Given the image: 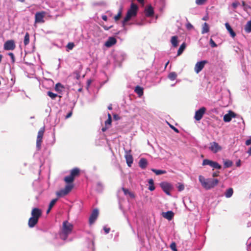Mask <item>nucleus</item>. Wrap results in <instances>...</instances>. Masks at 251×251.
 Here are the masks:
<instances>
[{
	"label": "nucleus",
	"instance_id": "obj_1",
	"mask_svg": "<svg viewBox=\"0 0 251 251\" xmlns=\"http://www.w3.org/2000/svg\"><path fill=\"white\" fill-rule=\"evenodd\" d=\"M80 175V169L75 168L70 171V175L64 177V180L67 183L64 189L56 192V195L58 197H64L68 194L73 189L74 185L73 182L75 178Z\"/></svg>",
	"mask_w": 251,
	"mask_h": 251
},
{
	"label": "nucleus",
	"instance_id": "obj_2",
	"mask_svg": "<svg viewBox=\"0 0 251 251\" xmlns=\"http://www.w3.org/2000/svg\"><path fill=\"white\" fill-rule=\"evenodd\" d=\"M199 179L202 187L206 190L214 188L219 183V180L217 178H205L201 175L199 176Z\"/></svg>",
	"mask_w": 251,
	"mask_h": 251
},
{
	"label": "nucleus",
	"instance_id": "obj_3",
	"mask_svg": "<svg viewBox=\"0 0 251 251\" xmlns=\"http://www.w3.org/2000/svg\"><path fill=\"white\" fill-rule=\"evenodd\" d=\"M42 211L39 208H33L31 212V217L28 221V226L32 228L38 223L39 219L42 216Z\"/></svg>",
	"mask_w": 251,
	"mask_h": 251
},
{
	"label": "nucleus",
	"instance_id": "obj_4",
	"mask_svg": "<svg viewBox=\"0 0 251 251\" xmlns=\"http://www.w3.org/2000/svg\"><path fill=\"white\" fill-rule=\"evenodd\" d=\"M138 8V6L136 4L134 3H132L131 4L130 7L127 10L126 15L122 22V24L124 26L125 25L126 23L129 21L131 18L136 16Z\"/></svg>",
	"mask_w": 251,
	"mask_h": 251
},
{
	"label": "nucleus",
	"instance_id": "obj_5",
	"mask_svg": "<svg viewBox=\"0 0 251 251\" xmlns=\"http://www.w3.org/2000/svg\"><path fill=\"white\" fill-rule=\"evenodd\" d=\"M73 228V225L68 221L63 222L62 235L64 236V239L66 238L68 235L71 233Z\"/></svg>",
	"mask_w": 251,
	"mask_h": 251
},
{
	"label": "nucleus",
	"instance_id": "obj_6",
	"mask_svg": "<svg viewBox=\"0 0 251 251\" xmlns=\"http://www.w3.org/2000/svg\"><path fill=\"white\" fill-rule=\"evenodd\" d=\"M160 186L162 190L168 196L171 195L170 191L173 189V185L167 182L163 181L160 183Z\"/></svg>",
	"mask_w": 251,
	"mask_h": 251
},
{
	"label": "nucleus",
	"instance_id": "obj_7",
	"mask_svg": "<svg viewBox=\"0 0 251 251\" xmlns=\"http://www.w3.org/2000/svg\"><path fill=\"white\" fill-rule=\"evenodd\" d=\"M45 132V127H43L40 129L38 132V135L36 140V147L38 150L41 149V143L42 142V139Z\"/></svg>",
	"mask_w": 251,
	"mask_h": 251
},
{
	"label": "nucleus",
	"instance_id": "obj_8",
	"mask_svg": "<svg viewBox=\"0 0 251 251\" xmlns=\"http://www.w3.org/2000/svg\"><path fill=\"white\" fill-rule=\"evenodd\" d=\"M46 15V12L42 11L36 12L35 15V24L36 23H44V18Z\"/></svg>",
	"mask_w": 251,
	"mask_h": 251
},
{
	"label": "nucleus",
	"instance_id": "obj_9",
	"mask_svg": "<svg viewBox=\"0 0 251 251\" xmlns=\"http://www.w3.org/2000/svg\"><path fill=\"white\" fill-rule=\"evenodd\" d=\"M206 111V108L205 107H201L199 110H197L194 116L195 119L197 121H200L202 119Z\"/></svg>",
	"mask_w": 251,
	"mask_h": 251
},
{
	"label": "nucleus",
	"instance_id": "obj_10",
	"mask_svg": "<svg viewBox=\"0 0 251 251\" xmlns=\"http://www.w3.org/2000/svg\"><path fill=\"white\" fill-rule=\"evenodd\" d=\"M202 165H209L214 169H220V164L218 163L208 160L207 159H204L202 161Z\"/></svg>",
	"mask_w": 251,
	"mask_h": 251
},
{
	"label": "nucleus",
	"instance_id": "obj_11",
	"mask_svg": "<svg viewBox=\"0 0 251 251\" xmlns=\"http://www.w3.org/2000/svg\"><path fill=\"white\" fill-rule=\"evenodd\" d=\"M207 63L206 60H202L200 62H198L194 68L195 71L196 73L198 74L200 73L204 68L205 65Z\"/></svg>",
	"mask_w": 251,
	"mask_h": 251
},
{
	"label": "nucleus",
	"instance_id": "obj_12",
	"mask_svg": "<svg viewBox=\"0 0 251 251\" xmlns=\"http://www.w3.org/2000/svg\"><path fill=\"white\" fill-rule=\"evenodd\" d=\"M15 47V42L12 40H8L4 44V49L6 50H14Z\"/></svg>",
	"mask_w": 251,
	"mask_h": 251
},
{
	"label": "nucleus",
	"instance_id": "obj_13",
	"mask_svg": "<svg viewBox=\"0 0 251 251\" xmlns=\"http://www.w3.org/2000/svg\"><path fill=\"white\" fill-rule=\"evenodd\" d=\"M237 114L231 110H229L228 113L224 116L223 120L225 122H229L232 118H236Z\"/></svg>",
	"mask_w": 251,
	"mask_h": 251
},
{
	"label": "nucleus",
	"instance_id": "obj_14",
	"mask_svg": "<svg viewBox=\"0 0 251 251\" xmlns=\"http://www.w3.org/2000/svg\"><path fill=\"white\" fill-rule=\"evenodd\" d=\"M98 215H99L98 210L97 209H95L93 210L92 214H91V215L89 217V224L90 225L93 224L95 222V221L98 218Z\"/></svg>",
	"mask_w": 251,
	"mask_h": 251
},
{
	"label": "nucleus",
	"instance_id": "obj_15",
	"mask_svg": "<svg viewBox=\"0 0 251 251\" xmlns=\"http://www.w3.org/2000/svg\"><path fill=\"white\" fill-rule=\"evenodd\" d=\"M117 42L116 39L113 37H109L105 42L104 45L108 48L111 47L115 45Z\"/></svg>",
	"mask_w": 251,
	"mask_h": 251
},
{
	"label": "nucleus",
	"instance_id": "obj_16",
	"mask_svg": "<svg viewBox=\"0 0 251 251\" xmlns=\"http://www.w3.org/2000/svg\"><path fill=\"white\" fill-rule=\"evenodd\" d=\"M162 216L168 220L171 221L174 217V213L172 211H168L166 212H162Z\"/></svg>",
	"mask_w": 251,
	"mask_h": 251
},
{
	"label": "nucleus",
	"instance_id": "obj_17",
	"mask_svg": "<svg viewBox=\"0 0 251 251\" xmlns=\"http://www.w3.org/2000/svg\"><path fill=\"white\" fill-rule=\"evenodd\" d=\"M145 15L147 17H151L154 14L153 7L151 5L148 6L145 10Z\"/></svg>",
	"mask_w": 251,
	"mask_h": 251
},
{
	"label": "nucleus",
	"instance_id": "obj_18",
	"mask_svg": "<svg viewBox=\"0 0 251 251\" xmlns=\"http://www.w3.org/2000/svg\"><path fill=\"white\" fill-rule=\"evenodd\" d=\"M226 28L230 34V36L234 38L236 36V33L233 31L232 27L228 23L225 24Z\"/></svg>",
	"mask_w": 251,
	"mask_h": 251
},
{
	"label": "nucleus",
	"instance_id": "obj_19",
	"mask_svg": "<svg viewBox=\"0 0 251 251\" xmlns=\"http://www.w3.org/2000/svg\"><path fill=\"white\" fill-rule=\"evenodd\" d=\"M219 145L217 143L213 142L210 143L209 149L213 152H217L219 151Z\"/></svg>",
	"mask_w": 251,
	"mask_h": 251
},
{
	"label": "nucleus",
	"instance_id": "obj_20",
	"mask_svg": "<svg viewBox=\"0 0 251 251\" xmlns=\"http://www.w3.org/2000/svg\"><path fill=\"white\" fill-rule=\"evenodd\" d=\"M126 163L128 167H131L133 163V157L130 153H126L125 155Z\"/></svg>",
	"mask_w": 251,
	"mask_h": 251
},
{
	"label": "nucleus",
	"instance_id": "obj_21",
	"mask_svg": "<svg viewBox=\"0 0 251 251\" xmlns=\"http://www.w3.org/2000/svg\"><path fill=\"white\" fill-rule=\"evenodd\" d=\"M148 164V162L146 159L142 158L140 159L139 162V165L142 169H145Z\"/></svg>",
	"mask_w": 251,
	"mask_h": 251
},
{
	"label": "nucleus",
	"instance_id": "obj_22",
	"mask_svg": "<svg viewBox=\"0 0 251 251\" xmlns=\"http://www.w3.org/2000/svg\"><path fill=\"white\" fill-rule=\"evenodd\" d=\"M122 189L125 195H128L131 198H135L134 194L133 192L129 191L128 189L124 187H123Z\"/></svg>",
	"mask_w": 251,
	"mask_h": 251
},
{
	"label": "nucleus",
	"instance_id": "obj_23",
	"mask_svg": "<svg viewBox=\"0 0 251 251\" xmlns=\"http://www.w3.org/2000/svg\"><path fill=\"white\" fill-rule=\"evenodd\" d=\"M244 30L247 33L251 32V20L247 23L245 25Z\"/></svg>",
	"mask_w": 251,
	"mask_h": 251
},
{
	"label": "nucleus",
	"instance_id": "obj_24",
	"mask_svg": "<svg viewBox=\"0 0 251 251\" xmlns=\"http://www.w3.org/2000/svg\"><path fill=\"white\" fill-rule=\"evenodd\" d=\"M209 31V27L208 25L206 23H204L202 25L201 33L204 34L205 33L208 32Z\"/></svg>",
	"mask_w": 251,
	"mask_h": 251
},
{
	"label": "nucleus",
	"instance_id": "obj_25",
	"mask_svg": "<svg viewBox=\"0 0 251 251\" xmlns=\"http://www.w3.org/2000/svg\"><path fill=\"white\" fill-rule=\"evenodd\" d=\"M134 91L139 95V96H141L143 95V89L139 86H137L135 87Z\"/></svg>",
	"mask_w": 251,
	"mask_h": 251
},
{
	"label": "nucleus",
	"instance_id": "obj_26",
	"mask_svg": "<svg viewBox=\"0 0 251 251\" xmlns=\"http://www.w3.org/2000/svg\"><path fill=\"white\" fill-rule=\"evenodd\" d=\"M233 193V189L231 188H229L228 189L226 190V192L225 193V196L227 198H230Z\"/></svg>",
	"mask_w": 251,
	"mask_h": 251
},
{
	"label": "nucleus",
	"instance_id": "obj_27",
	"mask_svg": "<svg viewBox=\"0 0 251 251\" xmlns=\"http://www.w3.org/2000/svg\"><path fill=\"white\" fill-rule=\"evenodd\" d=\"M177 74L176 72H172L169 74L168 77L171 80H175L177 77Z\"/></svg>",
	"mask_w": 251,
	"mask_h": 251
},
{
	"label": "nucleus",
	"instance_id": "obj_28",
	"mask_svg": "<svg viewBox=\"0 0 251 251\" xmlns=\"http://www.w3.org/2000/svg\"><path fill=\"white\" fill-rule=\"evenodd\" d=\"M186 48V44L185 43H182L181 46H180L177 53V55L179 56L180 54H182L184 50H185Z\"/></svg>",
	"mask_w": 251,
	"mask_h": 251
},
{
	"label": "nucleus",
	"instance_id": "obj_29",
	"mask_svg": "<svg viewBox=\"0 0 251 251\" xmlns=\"http://www.w3.org/2000/svg\"><path fill=\"white\" fill-rule=\"evenodd\" d=\"M149 184V190L151 191H153L155 190V187L154 186V181L152 179H150L148 181Z\"/></svg>",
	"mask_w": 251,
	"mask_h": 251
},
{
	"label": "nucleus",
	"instance_id": "obj_30",
	"mask_svg": "<svg viewBox=\"0 0 251 251\" xmlns=\"http://www.w3.org/2000/svg\"><path fill=\"white\" fill-rule=\"evenodd\" d=\"M171 43L174 47H176L177 46L178 42L177 37L176 36H174L172 37Z\"/></svg>",
	"mask_w": 251,
	"mask_h": 251
},
{
	"label": "nucleus",
	"instance_id": "obj_31",
	"mask_svg": "<svg viewBox=\"0 0 251 251\" xmlns=\"http://www.w3.org/2000/svg\"><path fill=\"white\" fill-rule=\"evenodd\" d=\"M122 14V7H121L118 11V14L114 16V19L115 21H118L121 17Z\"/></svg>",
	"mask_w": 251,
	"mask_h": 251
},
{
	"label": "nucleus",
	"instance_id": "obj_32",
	"mask_svg": "<svg viewBox=\"0 0 251 251\" xmlns=\"http://www.w3.org/2000/svg\"><path fill=\"white\" fill-rule=\"evenodd\" d=\"M64 88V86L60 83H57L55 85V90L58 92H61Z\"/></svg>",
	"mask_w": 251,
	"mask_h": 251
},
{
	"label": "nucleus",
	"instance_id": "obj_33",
	"mask_svg": "<svg viewBox=\"0 0 251 251\" xmlns=\"http://www.w3.org/2000/svg\"><path fill=\"white\" fill-rule=\"evenodd\" d=\"M29 43V34L28 32L25 33L24 37V44L25 46L27 45Z\"/></svg>",
	"mask_w": 251,
	"mask_h": 251
},
{
	"label": "nucleus",
	"instance_id": "obj_34",
	"mask_svg": "<svg viewBox=\"0 0 251 251\" xmlns=\"http://www.w3.org/2000/svg\"><path fill=\"white\" fill-rule=\"evenodd\" d=\"M151 171L154 172L156 175H160L166 173V171L165 170H156L155 169H152Z\"/></svg>",
	"mask_w": 251,
	"mask_h": 251
},
{
	"label": "nucleus",
	"instance_id": "obj_35",
	"mask_svg": "<svg viewBox=\"0 0 251 251\" xmlns=\"http://www.w3.org/2000/svg\"><path fill=\"white\" fill-rule=\"evenodd\" d=\"M232 164L233 163L231 160H227L224 161V168H227L231 167Z\"/></svg>",
	"mask_w": 251,
	"mask_h": 251
},
{
	"label": "nucleus",
	"instance_id": "obj_36",
	"mask_svg": "<svg viewBox=\"0 0 251 251\" xmlns=\"http://www.w3.org/2000/svg\"><path fill=\"white\" fill-rule=\"evenodd\" d=\"M47 94L52 99H55L57 96L56 94H54L50 91H48Z\"/></svg>",
	"mask_w": 251,
	"mask_h": 251
},
{
	"label": "nucleus",
	"instance_id": "obj_37",
	"mask_svg": "<svg viewBox=\"0 0 251 251\" xmlns=\"http://www.w3.org/2000/svg\"><path fill=\"white\" fill-rule=\"evenodd\" d=\"M170 248L174 251H177L176 249V245L175 242H172L170 245Z\"/></svg>",
	"mask_w": 251,
	"mask_h": 251
},
{
	"label": "nucleus",
	"instance_id": "obj_38",
	"mask_svg": "<svg viewBox=\"0 0 251 251\" xmlns=\"http://www.w3.org/2000/svg\"><path fill=\"white\" fill-rule=\"evenodd\" d=\"M57 201V199H54L51 200V201L50 202L49 204V207L50 208H52V207L54 206L55 203Z\"/></svg>",
	"mask_w": 251,
	"mask_h": 251
},
{
	"label": "nucleus",
	"instance_id": "obj_39",
	"mask_svg": "<svg viewBox=\"0 0 251 251\" xmlns=\"http://www.w3.org/2000/svg\"><path fill=\"white\" fill-rule=\"evenodd\" d=\"M206 1L207 0H196V3L199 5H203Z\"/></svg>",
	"mask_w": 251,
	"mask_h": 251
},
{
	"label": "nucleus",
	"instance_id": "obj_40",
	"mask_svg": "<svg viewBox=\"0 0 251 251\" xmlns=\"http://www.w3.org/2000/svg\"><path fill=\"white\" fill-rule=\"evenodd\" d=\"M177 189L178 191H182L184 189V185L180 183H178Z\"/></svg>",
	"mask_w": 251,
	"mask_h": 251
},
{
	"label": "nucleus",
	"instance_id": "obj_41",
	"mask_svg": "<svg viewBox=\"0 0 251 251\" xmlns=\"http://www.w3.org/2000/svg\"><path fill=\"white\" fill-rule=\"evenodd\" d=\"M226 102L225 103H224L222 105V106L223 107H226L227 106V105H228V104L230 103V98L229 97H227L226 98Z\"/></svg>",
	"mask_w": 251,
	"mask_h": 251
},
{
	"label": "nucleus",
	"instance_id": "obj_42",
	"mask_svg": "<svg viewBox=\"0 0 251 251\" xmlns=\"http://www.w3.org/2000/svg\"><path fill=\"white\" fill-rule=\"evenodd\" d=\"M74 46H75V44H74V43H73V42H70V43H69L67 44V48L69 50H72V49L74 48Z\"/></svg>",
	"mask_w": 251,
	"mask_h": 251
},
{
	"label": "nucleus",
	"instance_id": "obj_43",
	"mask_svg": "<svg viewBox=\"0 0 251 251\" xmlns=\"http://www.w3.org/2000/svg\"><path fill=\"white\" fill-rule=\"evenodd\" d=\"M112 119H107V120L105 122V125L106 126H110L111 125Z\"/></svg>",
	"mask_w": 251,
	"mask_h": 251
},
{
	"label": "nucleus",
	"instance_id": "obj_44",
	"mask_svg": "<svg viewBox=\"0 0 251 251\" xmlns=\"http://www.w3.org/2000/svg\"><path fill=\"white\" fill-rule=\"evenodd\" d=\"M240 4V3L238 1L234 2L232 3V6L234 9L236 8Z\"/></svg>",
	"mask_w": 251,
	"mask_h": 251
},
{
	"label": "nucleus",
	"instance_id": "obj_45",
	"mask_svg": "<svg viewBox=\"0 0 251 251\" xmlns=\"http://www.w3.org/2000/svg\"><path fill=\"white\" fill-rule=\"evenodd\" d=\"M8 54L11 57L12 62L14 63L15 62V56L14 54L12 52H9Z\"/></svg>",
	"mask_w": 251,
	"mask_h": 251
},
{
	"label": "nucleus",
	"instance_id": "obj_46",
	"mask_svg": "<svg viewBox=\"0 0 251 251\" xmlns=\"http://www.w3.org/2000/svg\"><path fill=\"white\" fill-rule=\"evenodd\" d=\"M210 44L212 47H216L217 46V45L215 44V43L214 42V41L212 39H210Z\"/></svg>",
	"mask_w": 251,
	"mask_h": 251
},
{
	"label": "nucleus",
	"instance_id": "obj_47",
	"mask_svg": "<svg viewBox=\"0 0 251 251\" xmlns=\"http://www.w3.org/2000/svg\"><path fill=\"white\" fill-rule=\"evenodd\" d=\"M113 119L114 120L117 121V120H119L121 119L120 117L116 114H114L113 115Z\"/></svg>",
	"mask_w": 251,
	"mask_h": 251
},
{
	"label": "nucleus",
	"instance_id": "obj_48",
	"mask_svg": "<svg viewBox=\"0 0 251 251\" xmlns=\"http://www.w3.org/2000/svg\"><path fill=\"white\" fill-rule=\"evenodd\" d=\"M169 126L172 129H173L176 133H178L179 132V130L177 128H176L174 126H173V125H171L170 124H169Z\"/></svg>",
	"mask_w": 251,
	"mask_h": 251
},
{
	"label": "nucleus",
	"instance_id": "obj_49",
	"mask_svg": "<svg viewBox=\"0 0 251 251\" xmlns=\"http://www.w3.org/2000/svg\"><path fill=\"white\" fill-rule=\"evenodd\" d=\"M72 114H73L72 111H70V112H69V113L67 114V115L66 116L65 118H66V119H68V118H69L71 117L72 116Z\"/></svg>",
	"mask_w": 251,
	"mask_h": 251
},
{
	"label": "nucleus",
	"instance_id": "obj_50",
	"mask_svg": "<svg viewBox=\"0 0 251 251\" xmlns=\"http://www.w3.org/2000/svg\"><path fill=\"white\" fill-rule=\"evenodd\" d=\"M92 83V80L91 79H88L87 81V89H88L89 87L91 85Z\"/></svg>",
	"mask_w": 251,
	"mask_h": 251
},
{
	"label": "nucleus",
	"instance_id": "obj_51",
	"mask_svg": "<svg viewBox=\"0 0 251 251\" xmlns=\"http://www.w3.org/2000/svg\"><path fill=\"white\" fill-rule=\"evenodd\" d=\"M245 144L247 146L250 145L251 144V139H249L246 140Z\"/></svg>",
	"mask_w": 251,
	"mask_h": 251
},
{
	"label": "nucleus",
	"instance_id": "obj_52",
	"mask_svg": "<svg viewBox=\"0 0 251 251\" xmlns=\"http://www.w3.org/2000/svg\"><path fill=\"white\" fill-rule=\"evenodd\" d=\"M186 27L188 29H190L193 27V26L190 23H188L186 25Z\"/></svg>",
	"mask_w": 251,
	"mask_h": 251
},
{
	"label": "nucleus",
	"instance_id": "obj_53",
	"mask_svg": "<svg viewBox=\"0 0 251 251\" xmlns=\"http://www.w3.org/2000/svg\"><path fill=\"white\" fill-rule=\"evenodd\" d=\"M103 229L105 232V233L107 234L110 231V228H106V227H104L103 228Z\"/></svg>",
	"mask_w": 251,
	"mask_h": 251
},
{
	"label": "nucleus",
	"instance_id": "obj_54",
	"mask_svg": "<svg viewBox=\"0 0 251 251\" xmlns=\"http://www.w3.org/2000/svg\"><path fill=\"white\" fill-rule=\"evenodd\" d=\"M109 126H106L105 125V126L104 127H103L102 128H101V130L103 131V132H104L108 128H109Z\"/></svg>",
	"mask_w": 251,
	"mask_h": 251
},
{
	"label": "nucleus",
	"instance_id": "obj_55",
	"mask_svg": "<svg viewBox=\"0 0 251 251\" xmlns=\"http://www.w3.org/2000/svg\"><path fill=\"white\" fill-rule=\"evenodd\" d=\"M211 112L214 113H218V108H214V109H211Z\"/></svg>",
	"mask_w": 251,
	"mask_h": 251
},
{
	"label": "nucleus",
	"instance_id": "obj_56",
	"mask_svg": "<svg viewBox=\"0 0 251 251\" xmlns=\"http://www.w3.org/2000/svg\"><path fill=\"white\" fill-rule=\"evenodd\" d=\"M101 18L104 21H106L107 20V17L106 15H102Z\"/></svg>",
	"mask_w": 251,
	"mask_h": 251
},
{
	"label": "nucleus",
	"instance_id": "obj_57",
	"mask_svg": "<svg viewBox=\"0 0 251 251\" xmlns=\"http://www.w3.org/2000/svg\"><path fill=\"white\" fill-rule=\"evenodd\" d=\"M236 165L237 167H240L241 166V161L240 160H238L236 163Z\"/></svg>",
	"mask_w": 251,
	"mask_h": 251
},
{
	"label": "nucleus",
	"instance_id": "obj_58",
	"mask_svg": "<svg viewBox=\"0 0 251 251\" xmlns=\"http://www.w3.org/2000/svg\"><path fill=\"white\" fill-rule=\"evenodd\" d=\"M212 176L213 177L218 176H219V172H215V173H213Z\"/></svg>",
	"mask_w": 251,
	"mask_h": 251
},
{
	"label": "nucleus",
	"instance_id": "obj_59",
	"mask_svg": "<svg viewBox=\"0 0 251 251\" xmlns=\"http://www.w3.org/2000/svg\"><path fill=\"white\" fill-rule=\"evenodd\" d=\"M247 153L249 154V155L251 156V147L249 148Z\"/></svg>",
	"mask_w": 251,
	"mask_h": 251
},
{
	"label": "nucleus",
	"instance_id": "obj_60",
	"mask_svg": "<svg viewBox=\"0 0 251 251\" xmlns=\"http://www.w3.org/2000/svg\"><path fill=\"white\" fill-rule=\"evenodd\" d=\"M112 26H110V27H107V26H103V28H104L105 30H109L111 27H112Z\"/></svg>",
	"mask_w": 251,
	"mask_h": 251
},
{
	"label": "nucleus",
	"instance_id": "obj_61",
	"mask_svg": "<svg viewBox=\"0 0 251 251\" xmlns=\"http://www.w3.org/2000/svg\"><path fill=\"white\" fill-rule=\"evenodd\" d=\"M108 109L110 110H112V104H110L109 105V106H108Z\"/></svg>",
	"mask_w": 251,
	"mask_h": 251
},
{
	"label": "nucleus",
	"instance_id": "obj_62",
	"mask_svg": "<svg viewBox=\"0 0 251 251\" xmlns=\"http://www.w3.org/2000/svg\"><path fill=\"white\" fill-rule=\"evenodd\" d=\"M107 116H108V119H112L111 115L110 113H108Z\"/></svg>",
	"mask_w": 251,
	"mask_h": 251
},
{
	"label": "nucleus",
	"instance_id": "obj_63",
	"mask_svg": "<svg viewBox=\"0 0 251 251\" xmlns=\"http://www.w3.org/2000/svg\"><path fill=\"white\" fill-rule=\"evenodd\" d=\"M139 2V3H144V0H137Z\"/></svg>",
	"mask_w": 251,
	"mask_h": 251
},
{
	"label": "nucleus",
	"instance_id": "obj_64",
	"mask_svg": "<svg viewBox=\"0 0 251 251\" xmlns=\"http://www.w3.org/2000/svg\"><path fill=\"white\" fill-rule=\"evenodd\" d=\"M51 209V208H50V207L49 206V208L47 211V213H49L50 212Z\"/></svg>",
	"mask_w": 251,
	"mask_h": 251
}]
</instances>
